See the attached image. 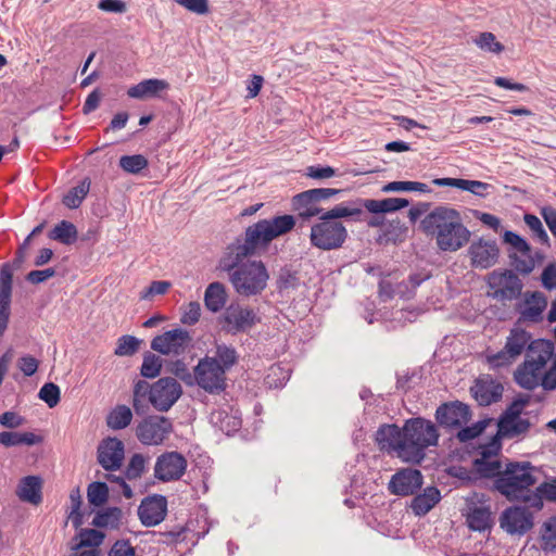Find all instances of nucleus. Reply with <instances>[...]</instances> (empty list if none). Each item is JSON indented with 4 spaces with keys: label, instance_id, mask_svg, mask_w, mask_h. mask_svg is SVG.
Instances as JSON below:
<instances>
[{
    "label": "nucleus",
    "instance_id": "nucleus-46",
    "mask_svg": "<svg viewBox=\"0 0 556 556\" xmlns=\"http://www.w3.org/2000/svg\"><path fill=\"white\" fill-rule=\"evenodd\" d=\"M383 192L418 191L421 193L430 192L428 185L418 181H391L382 187Z\"/></svg>",
    "mask_w": 556,
    "mask_h": 556
},
{
    "label": "nucleus",
    "instance_id": "nucleus-30",
    "mask_svg": "<svg viewBox=\"0 0 556 556\" xmlns=\"http://www.w3.org/2000/svg\"><path fill=\"white\" fill-rule=\"evenodd\" d=\"M408 200L403 198H387L383 200L367 199L363 201V206L372 214L390 213L406 207Z\"/></svg>",
    "mask_w": 556,
    "mask_h": 556
},
{
    "label": "nucleus",
    "instance_id": "nucleus-4",
    "mask_svg": "<svg viewBox=\"0 0 556 556\" xmlns=\"http://www.w3.org/2000/svg\"><path fill=\"white\" fill-rule=\"evenodd\" d=\"M421 230L435 237L441 251L455 252L468 243L470 231L463 224L462 216L455 208L440 205L427 214L420 222Z\"/></svg>",
    "mask_w": 556,
    "mask_h": 556
},
{
    "label": "nucleus",
    "instance_id": "nucleus-9",
    "mask_svg": "<svg viewBox=\"0 0 556 556\" xmlns=\"http://www.w3.org/2000/svg\"><path fill=\"white\" fill-rule=\"evenodd\" d=\"M172 432V420L159 415L146 417L136 427V437L143 445H161Z\"/></svg>",
    "mask_w": 556,
    "mask_h": 556
},
{
    "label": "nucleus",
    "instance_id": "nucleus-25",
    "mask_svg": "<svg viewBox=\"0 0 556 556\" xmlns=\"http://www.w3.org/2000/svg\"><path fill=\"white\" fill-rule=\"evenodd\" d=\"M42 480L38 476L24 477L16 490V495L23 502L38 505L42 501Z\"/></svg>",
    "mask_w": 556,
    "mask_h": 556
},
{
    "label": "nucleus",
    "instance_id": "nucleus-6",
    "mask_svg": "<svg viewBox=\"0 0 556 556\" xmlns=\"http://www.w3.org/2000/svg\"><path fill=\"white\" fill-rule=\"evenodd\" d=\"M405 446L403 455L407 463L420 464L426 457V450L438 445L439 432L435 425L426 418H409L404 422Z\"/></svg>",
    "mask_w": 556,
    "mask_h": 556
},
{
    "label": "nucleus",
    "instance_id": "nucleus-7",
    "mask_svg": "<svg viewBox=\"0 0 556 556\" xmlns=\"http://www.w3.org/2000/svg\"><path fill=\"white\" fill-rule=\"evenodd\" d=\"M348 239V230L342 222L328 219L326 214L318 217V222L312 225L311 244L323 251L340 249Z\"/></svg>",
    "mask_w": 556,
    "mask_h": 556
},
{
    "label": "nucleus",
    "instance_id": "nucleus-36",
    "mask_svg": "<svg viewBox=\"0 0 556 556\" xmlns=\"http://www.w3.org/2000/svg\"><path fill=\"white\" fill-rule=\"evenodd\" d=\"M90 189V180L85 178L76 187L72 188L63 198V204L68 208H77L86 198Z\"/></svg>",
    "mask_w": 556,
    "mask_h": 556
},
{
    "label": "nucleus",
    "instance_id": "nucleus-43",
    "mask_svg": "<svg viewBox=\"0 0 556 556\" xmlns=\"http://www.w3.org/2000/svg\"><path fill=\"white\" fill-rule=\"evenodd\" d=\"M152 384L146 380H138L134 386L132 406L137 414H141L146 408V397H151Z\"/></svg>",
    "mask_w": 556,
    "mask_h": 556
},
{
    "label": "nucleus",
    "instance_id": "nucleus-16",
    "mask_svg": "<svg viewBox=\"0 0 556 556\" xmlns=\"http://www.w3.org/2000/svg\"><path fill=\"white\" fill-rule=\"evenodd\" d=\"M260 319L252 308L230 304L223 314L224 329L230 333L245 332Z\"/></svg>",
    "mask_w": 556,
    "mask_h": 556
},
{
    "label": "nucleus",
    "instance_id": "nucleus-60",
    "mask_svg": "<svg viewBox=\"0 0 556 556\" xmlns=\"http://www.w3.org/2000/svg\"><path fill=\"white\" fill-rule=\"evenodd\" d=\"M201 316V305L199 302H190L181 308L180 323L192 326L197 324Z\"/></svg>",
    "mask_w": 556,
    "mask_h": 556
},
{
    "label": "nucleus",
    "instance_id": "nucleus-14",
    "mask_svg": "<svg viewBox=\"0 0 556 556\" xmlns=\"http://www.w3.org/2000/svg\"><path fill=\"white\" fill-rule=\"evenodd\" d=\"M533 525V514L523 506L507 507L500 516V527L510 535H523Z\"/></svg>",
    "mask_w": 556,
    "mask_h": 556
},
{
    "label": "nucleus",
    "instance_id": "nucleus-10",
    "mask_svg": "<svg viewBox=\"0 0 556 556\" xmlns=\"http://www.w3.org/2000/svg\"><path fill=\"white\" fill-rule=\"evenodd\" d=\"M192 337L184 328H175L156 336L151 341V349L163 355L180 356L192 346Z\"/></svg>",
    "mask_w": 556,
    "mask_h": 556
},
{
    "label": "nucleus",
    "instance_id": "nucleus-55",
    "mask_svg": "<svg viewBox=\"0 0 556 556\" xmlns=\"http://www.w3.org/2000/svg\"><path fill=\"white\" fill-rule=\"evenodd\" d=\"M147 458L142 454H134L126 467V478L129 480L139 479L146 471Z\"/></svg>",
    "mask_w": 556,
    "mask_h": 556
},
{
    "label": "nucleus",
    "instance_id": "nucleus-12",
    "mask_svg": "<svg viewBox=\"0 0 556 556\" xmlns=\"http://www.w3.org/2000/svg\"><path fill=\"white\" fill-rule=\"evenodd\" d=\"M188 462L176 451L164 452L156 457L154 477L162 482L178 481L186 472Z\"/></svg>",
    "mask_w": 556,
    "mask_h": 556
},
{
    "label": "nucleus",
    "instance_id": "nucleus-24",
    "mask_svg": "<svg viewBox=\"0 0 556 556\" xmlns=\"http://www.w3.org/2000/svg\"><path fill=\"white\" fill-rule=\"evenodd\" d=\"M12 295V270L9 264L0 269V337L8 328Z\"/></svg>",
    "mask_w": 556,
    "mask_h": 556
},
{
    "label": "nucleus",
    "instance_id": "nucleus-21",
    "mask_svg": "<svg viewBox=\"0 0 556 556\" xmlns=\"http://www.w3.org/2000/svg\"><path fill=\"white\" fill-rule=\"evenodd\" d=\"M166 513V497L160 494L147 496L138 507V517L146 527H154L161 523L165 519Z\"/></svg>",
    "mask_w": 556,
    "mask_h": 556
},
{
    "label": "nucleus",
    "instance_id": "nucleus-53",
    "mask_svg": "<svg viewBox=\"0 0 556 556\" xmlns=\"http://www.w3.org/2000/svg\"><path fill=\"white\" fill-rule=\"evenodd\" d=\"M477 470L483 477H493L496 479L503 470H501V463L497 459L492 458H479L475 460Z\"/></svg>",
    "mask_w": 556,
    "mask_h": 556
},
{
    "label": "nucleus",
    "instance_id": "nucleus-45",
    "mask_svg": "<svg viewBox=\"0 0 556 556\" xmlns=\"http://www.w3.org/2000/svg\"><path fill=\"white\" fill-rule=\"evenodd\" d=\"M87 497L91 505L102 506L108 502L109 488L105 482L96 481L88 485Z\"/></svg>",
    "mask_w": 556,
    "mask_h": 556
},
{
    "label": "nucleus",
    "instance_id": "nucleus-35",
    "mask_svg": "<svg viewBox=\"0 0 556 556\" xmlns=\"http://www.w3.org/2000/svg\"><path fill=\"white\" fill-rule=\"evenodd\" d=\"M131 419V409L126 405H118L109 414L106 424L113 430H121L130 425Z\"/></svg>",
    "mask_w": 556,
    "mask_h": 556
},
{
    "label": "nucleus",
    "instance_id": "nucleus-11",
    "mask_svg": "<svg viewBox=\"0 0 556 556\" xmlns=\"http://www.w3.org/2000/svg\"><path fill=\"white\" fill-rule=\"evenodd\" d=\"M489 286L493 290L492 296L498 301H513L520 296L522 281L509 269L494 270L489 276Z\"/></svg>",
    "mask_w": 556,
    "mask_h": 556
},
{
    "label": "nucleus",
    "instance_id": "nucleus-40",
    "mask_svg": "<svg viewBox=\"0 0 556 556\" xmlns=\"http://www.w3.org/2000/svg\"><path fill=\"white\" fill-rule=\"evenodd\" d=\"M119 167L132 175L139 174L149 165L148 159L142 154L123 155L118 161Z\"/></svg>",
    "mask_w": 556,
    "mask_h": 556
},
{
    "label": "nucleus",
    "instance_id": "nucleus-34",
    "mask_svg": "<svg viewBox=\"0 0 556 556\" xmlns=\"http://www.w3.org/2000/svg\"><path fill=\"white\" fill-rule=\"evenodd\" d=\"M77 228L76 226L67 220H62L54 226L49 232V238L59 241L63 244L70 245L77 240Z\"/></svg>",
    "mask_w": 556,
    "mask_h": 556
},
{
    "label": "nucleus",
    "instance_id": "nucleus-26",
    "mask_svg": "<svg viewBox=\"0 0 556 556\" xmlns=\"http://www.w3.org/2000/svg\"><path fill=\"white\" fill-rule=\"evenodd\" d=\"M491 515L492 514L489 505H470L466 514V521L469 529L479 532L490 529L492 526Z\"/></svg>",
    "mask_w": 556,
    "mask_h": 556
},
{
    "label": "nucleus",
    "instance_id": "nucleus-44",
    "mask_svg": "<svg viewBox=\"0 0 556 556\" xmlns=\"http://www.w3.org/2000/svg\"><path fill=\"white\" fill-rule=\"evenodd\" d=\"M141 342L140 339L134 336L124 334L117 339L114 354L116 356H132L138 352Z\"/></svg>",
    "mask_w": 556,
    "mask_h": 556
},
{
    "label": "nucleus",
    "instance_id": "nucleus-38",
    "mask_svg": "<svg viewBox=\"0 0 556 556\" xmlns=\"http://www.w3.org/2000/svg\"><path fill=\"white\" fill-rule=\"evenodd\" d=\"M341 193L340 189L334 188H316V189H309L306 191H303L299 194H296V202L303 203V202H321L325 200H328L337 194Z\"/></svg>",
    "mask_w": 556,
    "mask_h": 556
},
{
    "label": "nucleus",
    "instance_id": "nucleus-8",
    "mask_svg": "<svg viewBox=\"0 0 556 556\" xmlns=\"http://www.w3.org/2000/svg\"><path fill=\"white\" fill-rule=\"evenodd\" d=\"M198 386L210 394H219L226 387V374L217 358L205 356L193 368L192 387Z\"/></svg>",
    "mask_w": 556,
    "mask_h": 556
},
{
    "label": "nucleus",
    "instance_id": "nucleus-50",
    "mask_svg": "<svg viewBox=\"0 0 556 556\" xmlns=\"http://www.w3.org/2000/svg\"><path fill=\"white\" fill-rule=\"evenodd\" d=\"M530 400L531 396L529 394L518 395L503 413L500 420H511L519 418L523 408L530 403Z\"/></svg>",
    "mask_w": 556,
    "mask_h": 556
},
{
    "label": "nucleus",
    "instance_id": "nucleus-59",
    "mask_svg": "<svg viewBox=\"0 0 556 556\" xmlns=\"http://www.w3.org/2000/svg\"><path fill=\"white\" fill-rule=\"evenodd\" d=\"M488 425V421L486 420H481V421H478L476 424H473L472 426L470 427H460V429L458 430L457 434H456V438L463 442V443H466L472 439H476L477 437H479L483 430L485 429Z\"/></svg>",
    "mask_w": 556,
    "mask_h": 556
},
{
    "label": "nucleus",
    "instance_id": "nucleus-63",
    "mask_svg": "<svg viewBox=\"0 0 556 556\" xmlns=\"http://www.w3.org/2000/svg\"><path fill=\"white\" fill-rule=\"evenodd\" d=\"M535 494L540 495L541 502H543V498H545L548 502L556 503V478H554L549 481L540 483L535 488Z\"/></svg>",
    "mask_w": 556,
    "mask_h": 556
},
{
    "label": "nucleus",
    "instance_id": "nucleus-19",
    "mask_svg": "<svg viewBox=\"0 0 556 556\" xmlns=\"http://www.w3.org/2000/svg\"><path fill=\"white\" fill-rule=\"evenodd\" d=\"M125 457L124 443L117 438H106L98 446L97 459L106 471L118 470Z\"/></svg>",
    "mask_w": 556,
    "mask_h": 556
},
{
    "label": "nucleus",
    "instance_id": "nucleus-39",
    "mask_svg": "<svg viewBox=\"0 0 556 556\" xmlns=\"http://www.w3.org/2000/svg\"><path fill=\"white\" fill-rule=\"evenodd\" d=\"M78 543L72 549H81L85 547L96 548L102 544L104 533L96 529H83L78 534Z\"/></svg>",
    "mask_w": 556,
    "mask_h": 556
},
{
    "label": "nucleus",
    "instance_id": "nucleus-37",
    "mask_svg": "<svg viewBox=\"0 0 556 556\" xmlns=\"http://www.w3.org/2000/svg\"><path fill=\"white\" fill-rule=\"evenodd\" d=\"M122 510L118 507H110L99 511L92 525L98 528H117L121 521Z\"/></svg>",
    "mask_w": 556,
    "mask_h": 556
},
{
    "label": "nucleus",
    "instance_id": "nucleus-27",
    "mask_svg": "<svg viewBox=\"0 0 556 556\" xmlns=\"http://www.w3.org/2000/svg\"><path fill=\"white\" fill-rule=\"evenodd\" d=\"M441 500V493L435 486H428L421 494L416 495L410 504V508L416 516H425Z\"/></svg>",
    "mask_w": 556,
    "mask_h": 556
},
{
    "label": "nucleus",
    "instance_id": "nucleus-32",
    "mask_svg": "<svg viewBox=\"0 0 556 556\" xmlns=\"http://www.w3.org/2000/svg\"><path fill=\"white\" fill-rule=\"evenodd\" d=\"M42 441L40 435L33 432H12L3 431L0 432V444L11 447L16 445H35Z\"/></svg>",
    "mask_w": 556,
    "mask_h": 556
},
{
    "label": "nucleus",
    "instance_id": "nucleus-1",
    "mask_svg": "<svg viewBox=\"0 0 556 556\" xmlns=\"http://www.w3.org/2000/svg\"><path fill=\"white\" fill-rule=\"evenodd\" d=\"M525 352V359L515 372L514 380L522 389L532 391L541 387L546 392L556 390L555 344L546 339H532L531 334L514 328L506 338L504 348L488 356L492 367L513 364Z\"/></svg>",
    "mask_w": 556,
    "mask_h": 556
},
{
    "label": "nucleus",
    "instance_id": "nucleus-61",
    "mask_svg": "<svg viewBox=\"0 0 556 556\" xmlns=\"http://www.w3.org/2000/svg\"><path fill=\"white\" fill-rule=\"evenodd\" d=\"M504 242L510 244L515 250L525 256H529L531 248L529 243L514 231L506 230L503 236Z\"/></svg>",
    "mask_w": 556,
    "mask_h": 556
},
{
    "label": "nucleus",
    "instance_id": "nucleus-17",
    "mask_svg": "<svg viewBox=\"0 0 556 556\" xmlns=\"http://www.w3.org/2000/svg\"><path fill=\"white\" fill-rule=\"evenodd\" d=\"M470 418L469 406L462 402L444 403L435 410V419L439 425L451 430L466 425Z\"/></svg>",
    "mask_w": 556,
    "mask_h": 556
},
{
    "label": "nucleus",
    "instance_id": "nucleus-23",
    "mask_svg": "<svg viewBox=\"0 0 556 556\" xmlns=\"http://www.w3.org/2000/svg\"><path fill=\"white\" fill-rule=\"evenodd\" d=\"M503 390V386L490 376L477 379L470 389L472 396L481 406H489L500 401Z\"/></svg>",
    "mask_w": 556,
    "mask_h": 556
},
{
    "label": "nucleus",
    "instance_id": "nucleus-57",
    "mask_svg": "<svg viewBox=\"0 0 556 556\" xmlns=\"http://www.w3.org/2000/svg\"><path fill=\"white\" fill-rule=\"evenodd\" d=\"M168 371L180 379L186 386L192 387L193 371H190L187 364L181 359H176L168 364Z\"/></svg>",
    "mask_w": 556,
    "mask_h": 556
},
{
    "label": "nucleus",
    "instance_id": "nucleus-41",
    "mask_svg": "<svg viewBox=\"0 0 556 556\" xmlns=\"http://www.w3.org/2000/svg\"><path fill=\"white\" fill-rule=\"evenodd\" d=\"M363 213L362 207L354 203H340L332 208L325 211L328 219L339 220L345 217H357Z\"/></svg>",
    "mask_w": 556,
    "mask_h": 556
},
{
    "label": "nucleus",
    "instance_id": "nucleus-5",
    "mask_svg": "<svg viewBox=\"0 0 556 556\" xmlns=\"http://www.w3.org/2000/svg\"><path fill=\"white\" fill-rule=\"evenodd\" d=\"M240 260L232 268L224 265V254L219 258L218 268L229 274L233 290L242 296L261 294L267 287L269 273L262 261Z\"/></svg>",
    "mask_w": 556,
    "mask_h": 556
},
{
    "label": "nucleus",
    "instance_id": "nucleus-22",
    "mask_svg": "<svg viewBox=\"0 0 556 556\" xmlns=\"http://www.w3.org/2000/svg\"><path fill=\"white\" fill-rule=\"evenodd\" d=\"M468 254L473 267L486 269L497 263L500 250L494 240L481 238L470 244Z\"/></svg>",
    "mask_w": 556,
    "mask_h": 556
},
{
    "label": "nucleus",
    "instance_id": "nucleus-15",
    "mask_svg": "<svg viewBox=\"0 0 556 556\" xmlns=\"http://www.w3.org/2000/svg\"><path fill=\"white\" fill-rule=\"evenodd\" d=\"M424 477L418 469L403 468L397 470L388 483V491L396 496L414 495L421 489Z\"/></svg>",
    "mask_w": 556,
    "mask_h": 556
},
{
    "label": "nucleus",
    "instance_id": "nucleus-52",
    "mask_svg": "<svg viewBox=\"0 0 556 556\" xmlns=\"http://www.w3.org/2000/svg\"><path fill=\"white\" fill-rule=\"evenodd\" d=\"M475 43L483 51L492 53H501L504 50V46L496 40L494 34L485 31L481 33L476 39Z\"/></svg>",
    "mask_w": 556,
    "mask_h": 556
},
{
    "label": "nucleus",
    "instance_id": "nucleus-48",
    "mask_svg": "<svg viewBox=\"0 0 556 556\" xmlns=\"http://www.w3.org/2000/svg\"><path fill=\"white\" fill-rule=\"evenodd\" d=\"M299 277L296 273L289 268H281L276 281V287L279 293L289 292L299 286Z\"/></svg>",
    "mask_w": 556,
    "mask_h": 556
},
{
    "label": "nucleus",
    "instance_id": "nucleus-58",
    "mask_svg": "<svg viewBox=\"0 0 556 556\" xmlns=\"http://www.w3.org/2000/svg\"><path fill=\"white\" fill-rule=\"evenodd\" d=\"M70 500L72 504V510L68 516V519H71L75 528H78L83 523V514L80 511L81 495L78 488L71 491Z\"/></svg>",
    "mask_w": 556,
    "mask_h": 556
},
{
    "label": "nucleus",
    "instance_id": "nucleus-2",
    "mask_svg": "<svg viewBox=\"0 0 556 556\" xmlns=\"http://www.w3.org/2000/svg\"><path fill=\"white\" fill-rule=\"evenodd\" d=\"M295 226L292 215H280L261 219L244 230L242 238H237L224 251V265L227 268L236 266L240 260L258 255L269 243L291 231Z\"/></svg>",
    "mask_w": 556,
    "mask_h": 556
},
{
    "label": "nucleus",
    "instance_id": "nucleus-31",
    "mask_svg": "<svg viewBox=\"0 0 556 556\" xmlns=\"http://www.w3.org/2000/svg\"><path fill=\"white\" fill-rule=\"evenodd\" d=\"M527 307L522 312L525 318L531 321H539L546 308L547 301L542 292L535 291L526 296Z\"/></svg>",
    "mask_w": 556,
    "mask_h": 556
},
{
    "label": "nucleus",
    "instance_id": "nucleus-62",
    "mask_svg": "<svg viewBox=\"0 0 556 556\" xmlns=\"http://www.w3.org/2000/svg\"><path fill=\"white\" fill-rule=\"evenodd\" d=\"M172 283L165 280H155L150 283V286L140 294L141 300H150L154 295H163L165 294Z\"/></svg>",
    "mask_w": 556,
    "mask_h": 556
},
{
    "label": "nucleus",
    "instance_id": "nucleus-51",
    "mask_svg": "<svg viewBox=\"0 0 556 556\" xmlns=\"http://www.w3.org/2000/svg\"><path fill=\"white\" fill-rule=\"evenodd\" d=\"M292 206L294 208V211L298 212L299 214V217L302 218L303 220L305 219H308L311 217H314V216H320L324 211L320 206H318V203L317 202H314V201H309V202H296V195L293 197L292 199Z\"/></svg>",
    "mask_w": 556,
    "mask_h": 556
},
{
    "label": "nucleus",
    "instance_id": "nucleus-42",
    "mask_svg": "<svg viewBox=\"0 0 556 556\" xmlns=\"http://www.w3.org/2000/svg\"><path fill=\"white\" fill-rule=\"evenodd\" d=\"M214 357L217 358V362L225 374L238 362L236 349L224 343L216 345V353Z\"/></svg>",
    "mask_w": 556,
    "mask_h": 556
},
{
    "label": "nucleus",
    "instance_id": "nucleus-33",
    "mask_svg": "<svg viewBox=\"0 0 556 556\" xmlns=\"http://www.w3.org/2000/svg\"><path fill=\"white\" fill-rule=\"evenodd\" d=\"M498 430L497 433L501 438H515L528 432L531 427L529 419L526 418H516L511 420H498Z\"/></svg>",
    "mask_w": 556,
    "mask_h": 556
},
{
    "label": "nucleus",
    "instance_id": "nucleus-47",
    "mask_svg": "<svg viewBox=\"0 0 556 556\" xmlns=\"http://www.w3.org/2000/svg\"><path fill=\"white\" fill-rule=\"evenodd\" d=\"M162 369V359L160 356L147 352L143 355V362L140 368V374L144 378H155L160 375Z\"/></svg>",
    "mask_w": 556,
    "mask_h": 556
},
{
    "label": "nucleus",
    "instance_id": "nucleus-3",
    "mask_svg": "<svg viewBox=\"0 0 556 556\" xmlns=\"http://www.w3.org/2000/svg\"><path fill=\"white\" fill-rule=\"evenodd\" d=\"M539 481V470L530 462H510L493 481V488L510 502H522L538 510L543 502L531 488Z\"/></svg>",
    "mask_w": 556,
    "mask_h": 556
},
{
    "label": "nucleus",
    "instance_id": "nucleus-28",
    "mask_svg": "<svg viewBox=\"0 0 556 556\" xmlns=\"http://www.w3.org/2000/svg\"><path fill=\"white\" fill-rule=\"evenodd\" d=\"M168 87L169 85L166 80L150 78L130 87L127 94L134 99H146L155 97L159 92L168 89Z\"/></svg>",
    "mask_w": 556,
    "mask_h": 556
},
{
    "label": "nucleus",
    "instance_id": "nucleus-18",
    "mask_svg": "<svg viewBox=\"0 0 556 556\" xmlns=\"http://www.w3.org/2000/svg\"><path fill=\"white\" fill-rule=\"evenodd\" d=\"M376 442L380 450L393 452L395 455L407 463V455H403L405 446L404 427L400 428L397 425H382L376 432Z\"/></svg>",
    "mask_w": 556,
    "mask_h": 556
},
{
    "label": "nucleus",
    "instance_id": "nucleus-64",
    "mask_svg": "<svg viewBox=\"0 0 556 556\" xmlns=\"http://www.w3.org/2000/svg\"><path fill=\"white\" fill-rule=\"evenodd\" d=\"M108 556H136V552L129 541L119 540L113 544Z\"/></svg>",
    "mask_w": 556,
    "mask_h": 556
},
{
    "label": "nucleus",
    "instance_id": "nucleus-49",
    "mask_svg": "<svg viewBox=\"0 0 556 556\" xmlns=\"http://www.w3.org/2000/svg\"><path fill=\"white\" fill-rule=\"evenodd\" d=\"M525 224L532 231L533 236L540 241V243L549 247V237L543 227L541 219L533 214H525Z\"/></svg>",
    "mask_w": 556,
    "mask_h": 556
},
{
    "label": "nucleus",
    "instance_id": "nucleus-54",
    "mask_svg": "<svg viewBox=\"0 0 556 556\" xmlns=\"http://www.w3.org/2000/svg\"><path fill=\"white\" fill-rule=\"evenodd\" d=\"M542 541L545 551H556V515L544 522Z\"/></svg>",
    "mask_w": 556,
    "mask_h": 556
},
{
    "label": "nucleus",
    "instance_id": "nucleus-20",
    "mask_svg": "<svg viewBox=\"0 0 556 556\" xmlns=\"http://www.w3.org/2000/svg\"><path fill=\"white\" fill-rule=\"evenodd\" d=\"M429 278V274H414L408 277L407 281H402L397 283L396 287H393L389 280L381 279L379 282V296L383 301L390 300L394 295H399L403 299H412L416 288Z\"/></svg>",
    "mask_w": 556,
    "mask_h": 556
},
{
    "label": "nucleus",
    "instance_id": "nucleus-56",
    "mask_svg": "<svg viewBox=\"0 0 556 556\" xmlns=\"http://www.w3.org/2000/svg\"><path fill=\"white\" fill-rule=\"evenodd\" d=\"M60 388L53 382L45 383L39 390L38 397L50 408L55 407L60 402Z\"/></svg>",
    "mask_w": 556,
    "mask_h": 556
},
{
    "label": "nucleus",
    "instance_id": "nucleus-29",
    "mask_svg": "<svg viewBox=\"0 0 556 556\" xmlns=\"http://www.w3.org/2000/svg\"><path fill=\"white\" fill-rule=\"evenodd\" d=\"M227 302L226 288L222 282L215 281L207 286L204 292L205 307L212 313L219 312Z\"/></svg>",
    "mask_w": 556,
    "mask_h": 556
},
{
    "label": "nucleus",
    "instance_id": "nucleus-13",
    "mask_svg": "<svg viewBox=\"0 0 556 556\" xmlns=\"http://www.w3.org/2000/svg\"><path fill=\"white\" fill-rule=\"evenodd\" d=\"M182 388L172 377L160 378L152 384L150 403L159 412H167L179 400Z\"/></svg>",
    "mask_w": 556,
    "mask_h": 556
}]
</instances>
